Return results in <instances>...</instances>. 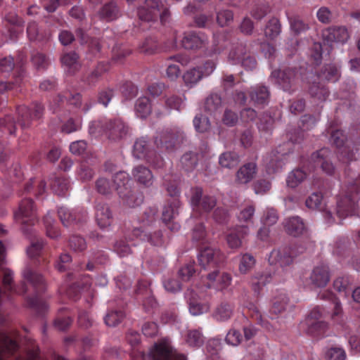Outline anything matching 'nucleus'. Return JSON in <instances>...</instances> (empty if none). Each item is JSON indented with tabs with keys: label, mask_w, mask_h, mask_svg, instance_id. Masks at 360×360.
I'll use <instances>...</instances> for the list:
<instances>
[{
	"label": "nucleus",
	"mask_w": 360,
	"mask_h": 360,
	"mask_svg": "<svg viewBox=\"0 0 360 360\" xmlns=\"http://www.w3.org/2000/svg\"><path fill=\"white\" fill-rule=\"evenodd\" d=\"M257 172V167L255 162H248L239 168L236 173V181L240 184L250 182Z\"/></svg>",
	"instance_id": "473e14b6"
},
{
	"label": "nucleus",
	"mask_w": 360,
	"mask_h": 360,
	"mask_svg": "<svg viewBox=\"0 0 360 360\" xmlns=\"http://www.w3.org/2000/svg\"><path fill=\"white\" fill-rule=\"evenodd\" d=\"M199 249L198 262L205 269L219 265L225 259L224 255L218 249L207 246L200 247Z\"/></svg>",
	"instance_id": "4468645a"
},
{
	"label": "nucleus",
	"mask_w": 360,
	"mask_h": 360,
	"mask_svg": "<svg viewBox=\"0 0 360 360\" xmlns=\"http://www.w3.org/2000/svg\"><path fill=\"white\" fill-rule=\"evenodd\" d=\"M132 235L136 239L141 241H146L151 245L156 247L165 246L166 241L160 230L151 233L149 232L148 229H141V228L139 227H134L132 229Z\"/></svg>",
	"instance_id": "f3484780"
},
{
	"label": "nucleus",
	"mask_w": 360,
	"mask_h": 360,
	"mask_svg": "<svg viewBox=\"0 0 360 360\" xmlns=\"http://www.w3.org/2000/svg\"><path fill=\"white\" fill-rule=\"evenodd\" d=\"M249 96L255 105H265L269 103L270 91L266 86L257 84L250 88Z\"/></svg>",
	"instance_id": "cd10ccee"
},
{
	"label": "nucleus",
	"mask_w": 360,
	"mask_h": 360,
	"mask_svg": "<svg viewBox=\"0 0 360 360\" xmlns=\"http://www.w3.org/2000/svg\"><path fill=\"white\" fill-rule=\"evenodd\" d=\"M271 77L276 79V83L284 91L289 93L295 91L300 79L298 70L296 68H288L283 70L272 71Z\"/></svg>",
	"instance_id": "9d476101"
},
{
	"label": "nucleus",
	"mask_w": 360,
	"mask_h": 360,
	"mask_svg": "<svg viewBox=\"0 0 360 360\" xmlns=\"http://www.w3.org/2000/svg\"><path fill=\"white\" fill-rule=\"evenodd\" d=\"M340 77V67L335 63H330L324 65L317 75L319 80H327L330 82H335Z\"/></svg>",
	"instance_id": "e433bc0d"
},
{
	"label": "nucleus",
	"mask_w": 360,
	"mask_h": 360,
	"mask_svg": "<svg viewBox=\"0 0 360 360\" xmlns=\"http://www.w3.org/2000/svg\"><path fill=\"white\" fill-rule=\"evenodd\" d=\"M351 285V280L348 276H344L337 278L333 283L334 288L339 292H344V295L347 297L353 291Z\"/></svg>",
	"instance_id": "4d7b16f0"
},
{
	"label": "nucleus",
	"mask_w": 360,
	"mask_h": 360,
	"mask_svg": "<svg viewBox=\"0 0 360 360\" xmlns=\"http://www.w3.org/2000/svg\"><path fill=\"white\" fill-rule=\"evenodd\" d=\"M151 283L146 279L139 280L136 290L137 295L143 294L145 295L143 300V307L146 311L150 312L158 306V302L155 297L151 295L150 286Z\"/></svg>",
	"instance_id": "a211bd4d"
},
{
	"label": "nucleus",
	"mask_w": 360,
	"mask_h": 360,
	"mask_svg": "<svg viewBox=\"0 0 360 360\" xmlns=\"http://www.w3.org/2000/svg\"><path fill=\"white\" fill-rule=\"evenodd\" d=\"M330 155L331 152L328 148H323L313 153L309 160L302 159L300 167L288 174L286 179L287 186L292 188L297 187L316 167H320L326 174L332 175L335 167L330 161Z\"/></svg>",
	"instance_id": "f257e3e1"
},
{
	"label": "nucleus",
	"mask_w": 360,
	"mask_h": 360,
	"mask_svg": "<svg viewBox=\"0 0 360 360\" xmlns=\"http://www.w3.org/2000/svg\"><path fill=\"white\" fill-rule=\"evenodd\" d=\"M209 282L207 284L208 288H214L217 290H222L229 286L232 281L231 274L223 272L219 274L214 271L207 275Z\"/></svg>",
	"instance_id": "412c9836"
},
{
	"label": "nucleus",
	"mask_w": 360,
	"mask_h": 360,
	"mask_svg": "<svg viewBox=\"0 0 360 360\" xmlns=\"http://www.w3.org/2000/svg\"><path fill=\"white\" fill-rule=\"evenodd\" d=\"M15 221L22 226V231H28L25 226H32L38 221L37 210L32 199L23 198L19 203L18 209L14 212Z\"/></svg>",
	"instance_id": "1a4fd4ad"
},
{
	"label": "nucleus",
	"mask_w": 360,
	"mask_h": 360,
	"mask_svg": "<svg viewBox=\"0 0 360 360\" xmlns=\"http://www.w3.org/2000/svg\"><path fill=\"white\" fill-rule=\"evenodd\" d=\"M198 155L193 152L186 153L181 158V164L183 168L187 171L193 170L198 164Z\"/></svg>",
	"instance_id": "69168bd1"
},
{
	"label": "nucleus",
	"mask_w": 360,
	"mask_h": 360,
	"mask_svg": "<svg viewBox=\"0 0 360 360\" xmlns=\"http://www.w3.org/2000/svg\"><path fill=\"white\" fill-rule=\"evenodd\" d=\"M187 344L193 347H200L204 342V338L199 330H190L186 335Z\"/></svg>",
	"instance_id": "774afa93"
},
{
	"label": "nucleus",
	"mask_w": 360,
	"mask_h": 360,
	"mask_svg": "<svg viewBox=\"0 0 360 360\" xmlns=\"http://www.w3.org/2000/svg\"><path fill=\"white\" fill-rule=\"evenodd\" d=\"M134 239L136 238L132 235L131 229V233L126 234L124 239H120L115 243L114 251L121 257L129 255L131 253V248L128 243L130 242L131 245H135Z\"/></svg>",
	"instance_id": "79ce46f5"
},
{
	"label": "nucleus",
	"mask_w": 360,
	"mask_h": 360,
	"mask_svg": "<svg viewBox=\"0 0 360 360\" xmlns=\"http://www.w3.org/2000/svg\"><path fill=\"white\" fill-rule=\"evenodd\" d=\"M22 58L19 66H16L13 82H0V93H4L6 91L13 89L15 86L21 85L25 76V70L22 67Z\"/></svg>",
	"instance_id": "58836bf2"
},
{
	"label": "nucleus",
	"mask_w": 360,
	"mask_h": 360,
	"mask_svg": "<svg viewBox=\"0 0 360 360\" xmlns=\"http://www.w3.org/2000/svg\"><path fill=\"white\" fill-rule=\"evenodd\" d=\"M44 223L46 230V235L51 238H57L60 236V231L56 226V221L50 212L44 217Z\"/></svg>",
	"instance_id": "0e129e2a"
},
{
	"label": "nucleus",
	"mask_w": 360,
	"mask_h": 360,
	"mask_svg": "<svg viewBox=\"0 0 360 360\" xmlns=\"http://www.w3.org/2000/svg\"><path fill=\"white\" fill-rule=\"evenodd\" d=\"M96 191L101 195H108L115 191L112 181L105 177L98 178L95 183Z\"/></svg>",
	"instance_id": "e2e57ef3"
},
{
	"label": "nucleus",
	"mask_w": 360,
	"mask_h": 360,
	"mask_svg": "<svg viewBox=\"0 0 360 360\" xmlns=\"http://www.w3.org/2000/svg\"><path fill=\"white\" fill-rule=\"evenodd\" d=\"M60 60L63 65L67 68L70 74H75L80 68L79 56L74 51L63 54Z\"/></svg>",
	"instance_id": "09e8293b"
},
{
	"label": "nucleus",
	"mask_w": 360,
	"mask_h": 360,
	"mask_svg": "<svg viewBox=\"0 0 360 360\" xmlns=\"http://www.w3.org/2000/svg\"><path fill=\"white\" fill-rule=\"evenodd\" d=\"M285 232L292 236L297 237L306 231V226L302 218L298 216L290 217L283 221Z\"/></svg>",
	"instance_id": "bb28decb"
},
{
	"label": "nucleus",
	"mask_w": 360,
	"mask_h": 360,
	"mask_svg": "<svg viewBox=\"0 0 360 360\" xmlns=\"http://www.w3.org/2000/svg\"><path fill=\"white\" fill-rule=\"evenodd\" d=\"M281 32V25L276 18L270 19L264 29V34L266 37L274 39L277 37Z\"/></svg>",
	"instance_id": "bf43d9fd"
},
{
	"label": "nucleus",
	"mask_w": 360,
	"mask_h": 360,
	"mask_svg": "<svg viewBox=\"0 0 360 360\" xmlns=\"http://www.w3.org/2000/svg\"><path fill=\"white\" fill-rule=\"evenodd\" d=\"M112 184L119 196H124L131 188L132 181L129 175L123 171L117 172L112 176Z\"/></svg>",
	"instance_id": "a878e982"
},
{
	"label": "nucleus",
	"mask_w": 360,
	"mask_h": 360,
	"mask_svg": "<svg viewBox=\"0 0 360 360\" xmlns=\"http://www.w3.org/2000/svg\"><path fill=\"white\" fill-rule=\"evenodd\" d=\"M23 278L34 289L36 295L27 298V304L34 309L39 315H43L48 309V305L41 297L40 294L46 289V283L43 276L27 266L22 271Z\"/></svg>",
	"instance_id": "39448f33"
},
{
	"label": "nucleus",
	"mask_w": 360,
	"mask_h": 360,
	"mask_svg": "<svg viewBox=\"0 0 360 360\" xmlns=\"http://www.w3.org/2000/svg\"><path fill=\"white\" fill-rule=\"evenodd\" d=\"M249 229L247 226H238L230 229L226 235V242L231 249H238L241 247L243 240L248 236Z\"/></svg>",
	"instance_id": "4be33fe9"
},
{
	"label": "nucleus",
	"mask_w": 360,
	"mask_h": 360,
	"mask_svg": "<svg viewBox=\"0 0 360 360\" xmlns=\"http://www.w3.org/2000/svg\"><path fill=\"white\" fill-rule=\"evenodd\" d=\"M27 37L32 41H44L48 39L46 33L39 30L38 25L35 22H30L27 27Z\"/></svg>",
	"instance_id": "13d9d810"
},
{
	"label": "nucleus",
	"mask_w": 360,
	"mask_h": 360,
	"mask_svg": "<svg viewBox=\"0 0 360 360\" xmlns=\"http://www.w3.org/2000/svg\"><path fill=\"white\" fill-rule=\"evenodd\" d=\"M248 53L246 45L240 43L230 51L229 58L233 64H238Z\"/></svg>",
	"instance_id": "680f3d73"
},
{
	"label": "nucleus",
	"mask_w": 360,
	"mask_h": 360,
	"mask_svg": "<svg viewBox=\"0 0 360 360\" xmlns=\"http://www.w3.org/2000/svg\"><path fill=\"white\" fill-rule=\"evenodd\" d=\"M151 110L150 101L148 97H141L136 101L135 112L139 117L146 118L150 114Z\"/></svg>",
	"instance_id": "8fccbe9b"
},
{
	"label": "nucleus",
	"mask_w": 360,
	"mask_h": 360,
	"mask_svg": "<svg viewBox=\"0 0 360 360\" xmlns=\"http://www.w3.org/2000/svg\"><path fill=\"white\" fill-rule=\"evenodd\" d=\"M243 306L247 309V314L248 316L257 324L260 325L262 328L266 329V330H271L273 326L269 323V321L266 320L263 318L260 311L257 307L256 304L252 302L247 301L243 303Z\"/></svg>",
	"instance_id": "7c9ffc66"
},
{
	"label": "nucleus",
	"mask_w": 360,
	"mask_h": 360,
	"mask_svg": "<svg viewBox=\"0 0 360 360\" xmlns=\"http://www.w3.org/2000/svg\"><path fill=\"white\" fill-rule=\"evenodd\" d=\"M95 217L96 222L101 229L107 228L112 223V214L109 206L101 202L95 205Z\"/></svg>",
	"instance_id": "5701e85b"
},
{
	"label": "nucleus",
	"mask_w": 360,
	"mask_h": 360,
	"mask_svg": "<svg viewBox=\"0 0 360 360\" xmlns=\"http://www.w3.org/2000/svg\"><path fill=\"white\" fill-rule=\"evenodd\" d=\"M44 107L39 103L32 104L30 107L20 105L17 108L18 122L22 129L29 127L33 120H39L44 113Z\"/></svg>",
	"instance_id": "ddd939ff"
},
{
	"label": "nucleus",
	"mask_w": 360,
	"mask_h": 360,
	"mask_svg": "<svg viewBox=\"0 0 360 360\" xmlns=\"http://www.w3.org/2000/svg\"><path fill=\"white\" fill-rule=\"evenodd\" d=\"M327 41L345 43L349 36L347 29L344 26H334L328 28L323 34Z\"/></svg>",
	"instance_id": "c756f323"
},
{
	"label": "nucleus",
	"mask_w": 360,
	"mask_h": 360,
	"mask_svg": "<svg viewBox=\"0 0 360 360\" xmlns=\"http://www.w3.org/2000/svg\"><path fill=\"white\" fill-rule=\"evenodd\" d=\"M184 138V133L179 127L167 128L155 138V144L161 150L172 152L180 147Z\"/></svg>",
	"instance_id": "6e6552de"
},
{
	"label": "nucleus",
	"mask_w": 360,
	"mask_h": 360,
	"mask_svg": "<svg viewBox=\"0 0 360 360\" xmlns=\"http://www.w3.org/2000/svg\"><path fill=\"white\" fill-rule=\"evenodd\" d=\"M98 14L101 19L110 22L120 16V8L115 1H111L101 7Z\"/></svg>",
	"instance_id": "ea45409f"
},
{
	"label": "nucleus",
	"mask_w": 360,
	"mask_h": 360,
	"mask_svg": "<svg viewBox=\"0 0 360 360\" xmlns=\"http://www.w3.org/2000/svg\"><path fill=\"white\" fill-rule=\"evenodd\" d=\"M330 142L338 148V157L340 161L347 163L356 160V153L359 148L352 141L347 139L342 130L330 131Z\"/></svg>",
	"instance_id": "423d86ee"
},
{
	"label": "nucleus",
	"mask_w": 360,
	"mask_h": 360,
	"mask_svg": "<svg viewBox=\"0 0 360 360\" xmlns=\"http://www.w3.org/2000/svg\"><path fill=\"white\" fill-rule=\"evenodd\" d=\"M276 276V272L271 274L270 272L266 271L262 274H257L250 279V283L252 290L256 293H259L262 287L267 283H270Z\"/></svg>",
	"instance_id": "a18cd8bd"
},
{
	"label": "nucleus",
	"mask_w": 360,
	"mask_h": 360,
	"mask_svg": "<svg viewBox=\"0 0 360 360\" xmlns=\"http://www.w3.org/2000/svg\"><path fill=\"white\" fill-rule=\"evenodd\" d=\"M158 218V207L156 205L149 206L145 209L141 215L132 224L134 227L141 229H148L152 227Z\"/></svg>",
	"instance_id": "aec40b11"
},
{
	"label": "nucleus",
	"mask_w": 360,
	"mask_h": 360,
	"mask_svg": "<svg viewBox=\"0 0 360 360\" xmlns=\"http://www.w3.org/2000/svg\"><path fill=\"white\" fill-rule=\"evenodd\" d=\"M319 297L323 300H327L333 305V312L330 318L336 323L341 324L342 322V310L339 300L330 290H323L320 292Z\"/></svg>",
	"instance_id": "393cba45"
},
{
	"label": "nucleus",
	"mask_w": 360,
	"mask_h": 360,
	"mask_svg": "<svg viewBox=\"0 0 360 360\" xmlns=\"http://www.w3.org/2000/svg\"><path fill=\"white\" fill-rule=\"evenodd\" d=\"M89 131L95 136L105 134L113 141L124 140L132 135V129L120 117H103L93 121L89 124Z\"/></svg>",
	"instance_id": "f03ea898"
},
{
	"label": "nucleus",
	"mask_w": 360,
	"mask_h": 360,
	"mask_svg": "<svg viewBox=\"0 0 360 360\" xmlns=\"http://www.w3.org/2000/svg\"><path fill=\"white\" fill-rule=\"evenodd\" d=\"M152 151L149 149L148 139L146 137H141L135 141L132 153L135 158L146 160Z\"/></svg>",
	"instance_id": "de8ad7c7"
},
{
	"label": "nucleus",
	"mask_w": 360,
	"mask_h": 360,
	"mask_svg": "<svg viewBox=\"0 0 360 360\" xmlns=\"http://www.w3.org/2000/svg\"><path fill=\"white\" fill-rule=\"evenodd\" d=\"M289 298L285 293H280L275 296L271 300V304L269 310L271 319L276 318L287 309Z\"/></svg>",
	"instance_id": "f704fd0d"
},
{
	"label": "nucleus",
	"mask_w": 360,
	"mask_h": 360,
	"mask_svg": "<svg viewBox=\"0 0 360 360\" xmlns=\"http://www.w3.org/2000/svg\"><path fill=\"white\" fill-rule=\"evenodd\" d=\"M256 259L249 253H244L240 256L238 271L242 274H246L255 266Z\"/></svg>",
	"instance_id": "5fc2aeb1"
},
{
	"label": "nucleus",
	"mask_w": 360,
	"mask_h": 360,
	"mask_svg": "<svg viewBox=\"0 0 360 360\" xmlns=\"http://www.w3.org/2000/svg\"><path fill=\"white\" fill-rule=\"evenodd\" d=\"M306 206L311 210H321L323 208V195L321 192H314L305 201Z\"/></svg>",
	"instance_id": "338daca9"
},
{
	"label": "nucleus",
	"mask_w": 360,
	"mask_h": 360,
	"mask_svg": "<svg viewBox=\"0 0 360 360\" xmlns=\"http://www.w3.org/2000/svg\"><path fill=\"white\" fill-rule=\"evenodd\" d=\"M141 20L154 21L160 18L161 23L165 25L169 17V11L165 8L160 0H145L144 4L137 11Z\"/></svg>",
	"instance_id": "0eeeda50"
},
{
	"label": "nucleus",
	"mask_w": 360,
	"mask_h": 360,
	"mask_svg": "<svg viewBox=\"0 0 360 360\" xmlns=\"http://www.w3.org/2000/svg\"><path fill=\"white\" fill-rule=\"evenodd\" d=\"M134 179L145 187H150L153 182V176L151 171L143 165H138L132 169Z\"/></svg>",
	"instance_id": "c9c22d12"
},
{
	"label": "nucleus",
	"mask_w": 360,
	"mask_h": 360,
	"mask_svg": "<svg viewBox=\"0 0 360 360\" xmlns=\"http://www.w3.org/2000/svg\"><path fill=\"white\" fill-rule=\"evenodd\" d=\"M82 285L80 286L77 283L63 285L59 287L58 292L60 295H66L69 299L77 300L80 294L81 290L89 288L91 285V279L88 276H85Z\"/></svg>",
	"instance_id": "b1692460"
},
{
	"label": "nucleus",
	"mask_w": 360,
	"mask_h": 360,
	"mask_svg": "<svg viewBox=\"0 0 360 360\" xmlns=\"http://www.w3.org/2000/svg\"><path fill=\"white\" fill-rule=\"evenodd\" d=\"M309 94L313 101L319 104L327 100L330 91L325 84L320 82H313L309 86Z\"/></svg>",
	"instance_id": "2f4dec72"
},
{
	"label": "nucleus",
	"mask_w": 360,
	"mask_h": 360,
	"mask_svg": "<svg viewBox=\"0 0 360 360\" xmlns=\"http://www.w3.org/2000/svg\"><path fill=\"white\" fill-rule=\"evenodd\" d=\"M235 310L233 303L223 301L216 306L212 312V317L219 322H226L230 320Z\"/></svg>",
	"instance_id": "c85d7f7f"
},
{
	"label": "nucleus",
	"mask_w": 360,
	"mask_h": 360,
	"mask_svg": "<svg viewBox=\"0 0 360 360\" xmlns=\"http://www.w3.org/2000/svg\"><path fill=\"white\" fill-rule=\"evenodd\" d=\"M302 139L303 133L299 131L295 136L291 135L288 141L278 145L275 149L268 153L264 157L266 172L271 174L279 172L285 165L287 156L292 153L294 144L300 143Z\"/></svg>",
	"instance_id": "7ed1b4c3"
},
{
	"label": "nucleus",
	"mask_w": 360,
	"mask_h": 360,
	"mask_svg": "<svg viewBox=\"0 0 360 360\" xmlns=\"http://www.w3.org/2000/svg\"><path fill=\"white\" fill-rule=\"evenodd\" d=\"M297 253L291 247L274 249L269 254L268 262L271 266L280 267L282 271L293 263Z\"/></svg>",
	"instance_id": "f8f14e48"
},
{
	"label": "nucleus",
	"mask_w": 360,
	"mask_h": 360,
	"mask_svg": "<svg viewBox=\"0 0 360 360\" xmlns=\"http://www.w3.org/2000/svg\"><path fill=\"white\" fill-rule=\"evenodd\" d=\"M191 193L190 202L194 212L200 214L207 213L216 206V198L212 195H203L202 188H191Z\"/></svg>",
	"instance_id": "9b49d317"
},
{
	"label": "nucleus",
	"mask_w": 360,
	"mask_h": 360,
	"mask_svg": "<svg viewBox=\"0 0 360 360\" xmlns=\"http://www.w3.org/2000/svg\"><path fill=\"white\" fill-rule=\"evenodd\" d=\"M131 53V50L127 45L116 44L112 51V60L115 63H122Z\"/></svg>",
	"instance_id": "6e6d98bb"
},
{
	"label": "nucleus",
	"mask_w": 360,
	"mask_h": 360,
	"mask_svg": "<svg viewBox=\"0 0 360 360\" xmlns=\"http://www.w3.org/2000/svg\"><path fill=\"white\" fill-rule=\"evenodd\" d=\"M69 187L70 181L64 176L56 177L51 184L52 191L59 196H65Z\"/></svg>",
	"instance_id": "864d4df0"
},
{
	"label": "nucleus",
	"mask_w": 360,
	"mask_h": 360,
	"mask_svg": "<svg viewBox=\"0 0 360 360\" xmlns=\"http://www.w3.org/2000/svg\"><path fill=\"white\" fill-rule=\"evenodd\" d=\"M124 196H120L122 199L124 204L129 207H135L141 205L144 200L143 194L141 192L134 191L131 188Z\"/></svg>",
	"instance_id": "3c124183"
},
{
	"label": "nucleus",
	"mask_w": 360,
	"mask_h": 360,
	"mask_svg": "<svg viewBox=\"0 0 360 360\" xmlns=\"http://www.w3.org/2000/svg\"><path fill=\"white\" fill-rule=\"evenodd\" d=\"M207 36L201 32L189 31L184 33L181 46L187 50H203L208 44Z\"/></svg>",
	"instance_id": "2eb2a0df"
},
{
	"label": "nucleus",
	"mask_w": 360,
	"mask_h": 360,
	"mask_svg": "<svg viewBox=\"0 0 360 360\" xmlns=\"http://www.w3.org/2000/svg\"><path fill=\"white\" fill-rule=\"evenodd\" d=\"M301 328L308 335L316 338H323L328 329V324L325 321L309 322L307 324H301Z\"/></svg>",
	"instance_id": "4c0bfd02"
},
{
	"label": "nucleus",
	"mask_w": 360,
	"mask_h": 360,
	"mask_svg": "<svg viewBox=\"0 0 360 360\" xmlns=\"http://www.w3.org/2000/svg\"><path fill=\"white\" fill-rule=\"evenodd\" d=\"M76 36L80 39L82 44H86L88 46L89 51L94 56L101 51V44L98 39L89 38L82 28L76 30Z\"/></svg>",
	"instance_id": "49530a36"
},
{
	"label": "nucleus",
	"mask_w": 360,
	"mask_h": 360,
	"mask_svg": "<svg viewBox=\"0 0 360 360\" xmlns=\"http://www.w3.org/2000/svg\"><path fill=\"white\" fill-rule=\"evenodd\" d=\"M46 184L44 180H39L36 178L30 179V180L25 184L21 195L33 194L37 198H39L45 193Z\"/></svg>",
	"instance_id": "a19ab883"
},
{
	"label": "nucleus",
	"mask_w": 360,
	"mask_h": 360,
	"mask_svg": "<svg viewBox=\"0 0 360 360\" xmlns=\"http://www.w3.org/2000/svg\"><path fill=\"white\" fill-rule=\"evenodd\" d=\"M18 349V344L16 340L12 339L7 333L0 331V360H6L3 356L4 353L13 355Z\"/></svg>",
	"instance_id": "72a5a7b5"
},
{
	"label": "nucleus",
	"mask_w": 360,
	"mask_h": 360,
	"mask_svg": "<svg viewBox=\"0 0 360 360\" xmlns=\"http://www.w3.org/2000/svg\"><path fill=\"white\" fill-rule=\"evenodd\" d=\"M204 108L205 112L214 117L220 114L222 110L221 96L217 94H211L205 99Z\"/></svg>",
	"instance_id": "37998d69"
},
{
	"label": "nucleus",
	"mask_w": 360,
	"mask_h": 360,
	"mask_svg": "<svg viewBox=\"0 0 360 360\" xmlns=\"http://www.w3.org/2000/svg\"><path fill=\"white\" fill-rule=\"evenodd\" d=\"M330 278L329 267L323 264L314 266L309 276L310 284L314 288L326 287Z\"/></svg>",
	"instance_id": "6ab92c4d"
},
{
	"label": "nucleus",
	"mask_w": 360,
	"mask_h": 360,
	"mask_svg": "<svg viewBox=\"0 0 360 360\" xmlns=\"http://www.w3.org/2000/svg\"><path fill=\"white\" fill-rule=\"evenodd\" d=\"M360 198V174L352 181H348L345 191L337 200V215L342 219L358 213V201Z\"/></svg>",
	"instance_id": "20e7f679"
},
{
	"label": "nucleus",
	"mask_w": 360,
	"mask_h": 360,
	"mask_svg": "<svg viewBox=\"0 0 360 360\" xmlns=\"http://www.w3.org/2000/svg\"><path fill=\"white\" fill-rule=\"evenodd\" d=\"M239 156L236 152H225L219 156V163L222 167L233 168L238 165Z\"/></svg>",
	"instance_id": "052dcab7"
},
{
	"label": "nucleus",
	"mask_w": 360,
	"mask_h": 360,
	"mask_svg": "<svg viewBox=\"0 0 360 360\" xmlns=\"http://www.w3.org/2000/svg\"><path fill=\"white\" fill-rule=\"evenodd\" d=\"M188 309L193 316H199L209 311L210 305L207 301H202L199 297L192 295L188 300Z\"/></svg>",
	"instance_id": "c03bdc74"
},
{
	"label": "nucleus",
	"mask_w": 360,
	"mask_h": 360,
	"mask_svg": "<svg viewBox=\"0 0 360 360\" xmlns=\"http://www.w3.org/2000/svg\"><path fill=\"white\" fill-rule=\"evenodd\" d=\"M179 206V201L176 199H174L163 207L162 221L164 224L170 222V221L174 219L175 216L178 214L177 209Z\"/></svg>",
	"instance_id": "603ef678"
},
{
	"label": "nucleus",
	"mask_w": 360,
	"mask_h": 360,
	"mask_svg": "<svg viewBox=\"0 0 360 360\" xmlns=\"http://www.w3.org/2000/svg\"><path fill=\"white\" fill-rule=\"evenodd\" d=\"M58 215L63 226H69L72 224L86 221L87 212L83 208L71 210L66 207L62 206L58 210Z\"/></svg>",
	"instance_id": "dca6fc26"
}]
</instances>
